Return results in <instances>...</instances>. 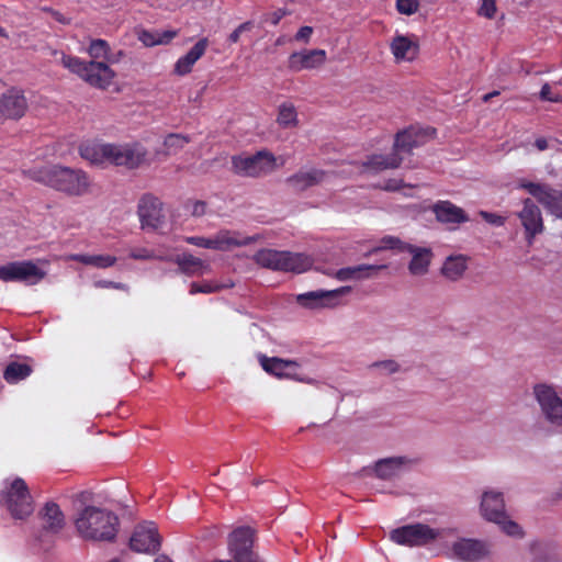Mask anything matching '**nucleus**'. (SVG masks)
<instances>
[{
	"mask_svg": "<svg viewBox=\"0 0 562 562\" xmlns=\"http://www.w3.org/2000/svg\"><path fill=\"white\" fill-rule=\"evenodd\" d=\"M80 156L91 164H110L135 169L147 160V149L138 144L115 145L98 142H87L79 148Z\"/></svg>",
	"mask_w": 562,
	"mask_h": 562,
	"instance_id": "nucleus-1",
	"label": "nucleus"
},
{
	"mask_svg": "<svg viewBox=\"0 0 562 562\" xmlns=\"http://www.w3.org/2000/svg\"><path fill=\"white\" fill-rule=\"evenodd\" d=\"M33 180L68 196H82L90 192L91 180L86 171L61 165L30 170Z\"/></svg>",
	"mask_w": 562,
	"mask_h": 562,
	"instance_id": "nucleus-2",
	"label": "nucleus"
},
{
	"mask_svg": "<svg viewBox=\"0 0 562 562\" xmlns=\"http://www.w3.org/2000/svg\"><path fill=\"white\" fill-rule=\"evenodd\" d=\"M75 526L83 539L112 541L117 533L119 517L110 510L86 506L78 514Z\"/></svg>",
	"mask_w": 562,
	"mask_h": 562,
	"instance_id": "nucleus-3",
	"label": "nucleus"
},
{
	"mask_svg": "<svg viewBox=\"0 0 562 562\" xmlns=\"http://www.w3.org/2000/svg\"><path fill=\"white\" fill-rule=\"evenodd\" d=\"M61 64L87 83L99 89H106L115 76L114 71L104 61H85L79 57L64 54Z\"/></svg>",
	"mask_w": 562,
	"mask_h": 562,
	"instance_id": "nucleus-4",
	"label": "nucleus"
},
{
	"mask_svg": "<svg viewBox=\"0 0 562 562\" xmlns=\"http://www.w3.org/2000/svg\"><path fill=\"white\" fill-rule=\"evenodd\" d=\"M231 170L243 178H261L272 173L277 168V157L269 150H258L254 155H234Z\"/></svg>",
	"mask_w": 562,
	"mask_h": 562,
	"instance_id": "nucleus-5",
	"label": "nucleus"
},
{
	"mask_svg": "<svg viewBox=\"0 0 562 562\" xmlns=\"http://www.w3.org/2000/svg\"><path fill=\"white\" fill-rule=\"evenodd\" d=\"M252 259L262 268L295 273L306 271L312 265L308 257L303 254H293L268 248L258 250Z\"/></svg>",
	"mask_w": 562,
	"mask_h": 562,
	"instance_id": "nucleus-6",
	"label": "nucleus"
},
{
	"mask_svg": "<svg viewBox=\"0 0 562 562\" xmlns=\"http://www.w3.org/2000/svg\"><path fill=\"white\" fill-rule=\"evenodd\" d=\"M0 503L15 519H25L34 510L33 497L21 477H15L0 494Z\"/></svg>",
	"mask_w": 562,
	"mask_h": 562,
	"instance_id": "nucleus-7",
	"label": "nucleus"
},
{
	"mask_svg": "<svg viewBox=\"0 0 562 562\" xmlns=\"http://www.w3.org/2000/svg\"><path fill=\"white\" fill-rule=\"evenodd\" d=\"M481 510L486 520L499 525L506 535L513 537L522 536L519 525L508 519L502 493L485 492L482 496Z\"/></svg>",
	"mask_w": 562,
	"mask_h": 562,
	"instance_id": "nucleus-8",
	"label": "nucleus"
},
{
	"mask_svg": "<svg viewBox=\"0 0 562 562\" xmlns=\"http://www.w3.org/2000/svg\"><path fill=\"white\" fill-rule=\"evenodd\" d=\"M518 188L526 190L541 204L544 210L557 218L562 220V191L548 183L520 180Z\"/></svg>",
	"mask_w": 562,
	"mask_h": 562,
	"instance_id": "nucleus-9",
	"label": "nucleus"
},
{
	"mask_svg": "<svg viewBox=\"0 0 562 562\" xmlns=\"http://www.w3.org/2000/svg\"><path fill=\"white\" fill-rule=\"evenodd\" d=\"M45 277L46 272L32 260L12 261L0 267V280L3 282H22L34 285Z\"/></svg>",
	"mask_w": 562,
	"mask_h": 562,
	"instance_id": "nucleus-10",
	"label": "nucleus"
},
{
	"mask_svg": "<svg viewBox=\"0 0 562 562\" xmlns=\"http://www.w3.org/2000/svg\"><path fill=\"white\" fill-rule=\"evenodd\" d=\"M439 535V530L418 522L393 529L390 539L401 546L420 547L432 542Z\"/></svg>",
	"mask_w": 562,
	"mask_h": 562,
	"instance_id": "nucleus-11",
	"label": "nucleus"
},
{
	"mask_svg": "<svg viewBox=\"0 0 562 562\" xmlns=\"http://www.w3.org/2000/svg\"><path fill=\"white\" fill-rule=\"evenodd\" d=\"M537 402L546 419L553 426L562 427V398L553 387L538 384L533 389Z\"/></svg>",
	"mask_w": 562,
	"mask_h": 562,
	"instance_id": "nucleus-12",
	"label": "nucleus"
},
{
	"mask_svg": "<svg viewBox=\"0 0 562 562\" xmlns=\"http://www.w3.org/2000/svg\"><path fill=\"white\" fill-rule=\"evenodd\" d=\"M517 216L524 228L525 239L531 246L536 236L544 231L541 210L532 199L526 198L522 200V209L517 213Z\"/></svg>",
	"mask_w": 562,
	"mask_h": 562,
	"instance_id": "nucleus-13",
	"label": "nucleus"
},
{
	"mask_svg": "<svg viewBox=\"0 0 562 562\" xmlns=\"http://www.w3.org/2000/svg\"><path fill=\"white\" fill-rule=\"evenodd\" d=\"M260 239L259 235L243 236L239 232L221 229L212 237H204L203 248L229 251L235 247H244L251 245Z\"/></svg>",
	"mask_w": 562,
	"mask_h": 562,
	"instance_id": "nucleus-14",
	"label": "nucleus"
},
{
	"mask_svg": "<svg viewBox=\"0 0 562 562\" xmlns=\"http://www.w3.org/2000/svg\"><path fill=\"white\" fill-rule=\"evenodd\" d=\"M137 214L143 229L156 231L165 223L162 202L150 193H146L139 199Z\"/></svg>",
	"mask_w": 562,
	"mask_h": 562,
	"instance_id": "nucleus-15",
	"label": "nucleus"
},
{
	"mask_svg": "<svg viewBox=\"0 0 562 562\" xmlns=\"http://www.w3.org/2000/svg\"><path fill=\"white\" fill-rule=\"evenodd\" d=\"M161 538L154 522H145L135 527L130 539V547L139 553H155L160 549Z\"/></svg>",
	"mask_w": 562,
	"mask_h": 562,
	"instance_id": "nucleus-16",
	"label": "nucleus"
},
{
	"mask_svg": "<svg viewBox=\"0 0 562 562\" xmlns=\"http://www.w3.org/2000/svg\"><path fill=\"white\" fill-rule=\"evenodd\" d=\"M255 531L250 527H238L228 537L232 562H241L257 555L252 550Z\"/></svg>",
	"mask_w": 562,
	"mask_h": 562,
	"instance_id": "nucleus-17",
	"label": "nucleus"
},
{
	"mask_svg": "<svg viewBox=\"0 0 562 562\" xmlns=\"http://www.w3.org/2000/svg\"><path fill=\"white\" fill-rule=\"evenodd\" d=\"M435 128H419L411 126L403 131H400L395 135L393 150L402 154H412L414 148L423 146L426 140L434 136Z\"/></svg>",
	"mask_w": 562,
	"mask_h": 562,
	"instance_id": "nucleus-18",
	"label": "nucleus"
},
{
	"mask_svg": "<svg viewBox=\"0 0 562 562\" xmlns=\"http://www.w3.org/2000/svg\"><path fill=\"white\" fill-rule=\"evenodd\" d=\"M350 286H341L330 291H312L297 296V302L308 308L333 307L338 304L337 300L349 293Z\"/></svg>",
	"mask_w": 562,
	"mask_h": 562,
	"instance_id": "nucleus-19",
	"label": "nucleus"
},
{
	"mask_svg": "<svg viewBox=\"0 0 562 562\" xmlns=\"http://www.w3.org/2000/svg\"><path fill=\"white\" fill-rule=\"evenodd\" d=\"M326 52L321 48L294 52L289 56L288 68L294 72L315 69L321 67L326 61Z\"/></svg>",
	"mask_w": 562,
	"mask_h": 562,
	"instance_id": "nucleus-20",
	"label": "nucleus"
},
{
	"mask_svg": "<svg viewBox=\"0 0 562 562\" xmlns=\"http://www.w3.org/2000/svg\"><path fill=\"white\" fill-rule=\"evenodd\" d=\"M27 109L24 94L16 90H9L0 97V123L7 120L21 119Z\"/></svg>",
	"mask_w": 562,
	"mask_h": 562,
	"instance_id": "nucleus-21",
	"label": "nucleus"
},
{
	"mask_svg": "<svg viewBox=\"0 0 562 562\" xmlns=\"http://www.w3.org/2000/svg\"><path fill=\"white\" fill-rule=\"evenodd\" d=\"M37 516L41 521L42 532L47 535L59 533L66 525L65 515L55 502L45 503Z\"/></svg>",
	"mask_w": 562,
	"mask_h": 562,
	"instance_id": "nucleus-22",
	"label": "nucleus"
},
{
	"mask_svg": "<svg viewBox=\"0 0 562 562\" xmlns=\"http://www.w3.org/2000/svg\"><path fill=\"white\" fill-rule=\"evenodd\" d=\"M327 172L322 169L312 168L300 170L285 179V183L295 192H303L312 187L322 183Z\"/></svg>",
	"mask_w": 562,
	"mask_h": 562,
	"instance_id": "nucleus-23",
	"label": "nucleus"
},
{
	"mask_svg": "<svg viewBox=\"0 0 562 562\" xmlns=\"http://www.w3.org/2000/svg\"><path fill=\"white\" fill-rule=\"evenodd\" d=\"M436 220L442 224H462L470 221L463 209L448 200H440L431 205Z\"/></svg>",
	"mask_w": 562,
	"mask_h": 562,
	"instance_id": "nucleus-24",
	"label": "nucleus"
},
{
	"mask_svg": "<svg viewBox=\"0 0 562 562\" xmlns=\"http://www.w3.org/2000/svg\"><path fill=\"white\" fill-rule=\"evenodd\" d=\"M209 46L206 37L200 38L193 47L182 57H180L175 65V74L178 76H186L192 71L194 64L205 54Z\"/></svg>",
	"mask_w": 562,
	"mask_h": 562,
	"instance_id": "nucleus-25",
	"label": "nucleus"
},
{
	"mask_svg": "<svg viewBox=\"0 0 562 562\" xmlns=\"http://www.w3.org/2000/svg\"><path fill=\"white\" fill-rule=\"evenodd\" d=\"M406 251L412 255V260L408 263V271L413 276H424L428 272L432 251L430 248L417 247L412 244L405 246Z\"/></svg>",
	"mask_w": 562,
	"mask_h": 562,
	"instance_id": "nucleus-26",
	"label": "nucleus"
},
{
	"mask_svg": "<svg viewBox=\"0 0 562 562\" xmlns=\"http://www.w3.org/2000/svg\"><path fill=\"white\" fill-rule=\"evenodd\" d=\"M452 551L462 561L473 562L485 554V546L473 539H461L453 543Z\"/></svg>",
	"mask_w": 562,
	"mask_h": 562,
	"instance_id": "nucleus-27",
	"label": "nucleus"
},
{
	"mask_svg": "<svg viewBox=\"0 0 562 562\" xmlns=\"http://www.w3.org/2000/svg\"><path fill=\"white\" fill-rule=\"evenodd\" d=\"M403 156L392 150L390 154H373L368 157L363 166L372 171L379 172L386 169L398 168L403 161Z\"/></svg>",
	"mask_w": 562,
	"mask_h": 562,
	"instance_id": "nucleus-28",
	"label": "nucleus"
},
{
	"mask_svg": "<svg viewBox=\"0 0 562 562\" xmlns=\"http://www.w3.org/2000/svg\"><path fill=\"white\" fill-rule=\"evenodd\" d=\"M175 262L181 273L190 277L202 276L210 270V266L205 261L189 252L178 255Z\"/></svg>",
	"mask_w": 562,
	"mask_h": 562,
	"instance_id": "nucleus-29",
	"label": "nucleus"
},
{
	"mask_svg": "<svg viewBox=\"0 0 562 562\" xmlns=\"http://www.w3.org/2000/svg\"><path fill=\"white\" fill-rule=\"evenodd\" d=\"M391 50L396 60H413L418 54V44L404 35H396L391 42Z\"/></svg>",
	"mask_w": 562,
	"mask_h": 562,
	"instance_id": "nucleus-30",
	"label": "nucleus"
},
{
	"mask_svg": "<svg viewBox=\"0 0 562 562\" xmlns=\"http://www.w3.org/2000/svg\"><path fill=\"white\" fill-rule=\"evenodd\" d=\"M468 269V258L463 255L449 256L442 267L441 273L450 281H458Z\"/></svg>",
	"mask_w": 562,
	"mask_h": 562,
	"instance_id": "nucleus-31",
	"label": "nucleus"
},
{
	"mask_svg": "<svg viewBox=\"0 0 562 562\" xmlns=\"http://www.w3.org/2000/svg\"><path fill=\"white\" fill-rule=\"evenodd\" d=\"M404 457L381 459L375 463L374 472L379 479L390 480L400 473L401 468L407 463Z\"/></svg>",
	"mask_w": 562,
	"mask_h": 562,
	"instance_id": "nucleus-32",
	"label": "nucleus"
},
{
	"mask_svg": "<svg viewBox=\"0 0 562 562\" xmlns=\"http://www.w3.org/2000/svg\"><path fill=\"white\" fill-rule=\"evenodd\" d=\"M385 265L373 266V265H359L355 267H347L339 269L335 277L339 281H347L351 279L360 280L364 278L371 277L372 272H376L378 270L385 269Z\"/></svg>",
	"mask_w": 562,
	"mask_h": 562,
	"instance_id": "nucleus-33",
	"label": "nucleus"
},
{
	"mask_svg": "<svg viewBox=\"0 0 562 562\" xmlns=\"http://www.w3.org/2000/svg\"><path fill=\"white\" fill-rule=\"evenodd\" d=\"M260 363L266 372L279 378L290 376L291 372L289 370L297 366L295 361L283 360L277 357L268 358L266 356L261 357Z\"/></svg>",
	"mask_w": 562,
	"mask_h": 562,
	"instance_id": "nucleus-34",
	"label": "nucleus"
},
{
	"mask_svg": "<svg viewBox=\"0 0 562 562\" xmlns=\"http://www.w3.org/2000/svg\"><path fill=\"white\" fill-rule=\"evenodd\" d=\"M190 142L191 139L187 135L170 133L164 139V148L161 150H157L156 155L164 157L177 155Z\"/></svg>",
	"mask_w": 562,
	"mask_h": 562,
	"instance_id": "nucleus-35",
	"label": "nucleus"
},
{
	"mask_svg": "<svg viewBox=\"0 0 562 562\" xmlns=\"http://www.w3.org/2000/svg\"><path fill=\"white\" fill-rule=\"evenodd\" d=\"M71 259L82 265L92 266L95 268L105 269L116 263L117 259L111 255H85L76 254Z\"/></svg>",
	"mask_w": 562,
	"mask_h": 562,
	"instance_id": "nucleus-36",
	"label": "nucleus"
},
{
	"mask_svg": "<svg viewBox=\"0 0 562 562\" xmlns=\"http://www.w3.org/2000/svg\"><path fill=\"white\" fill-rule=\"evenodd\" d=\"M32 373L31 366L26 363L21 362H10L4 371H3V379L10 383H18L21 380L26 379Z\"/></svg>",
	"mask_w": 562,
	"mask_h": 562,
	"instance_id": "nucleus-37",
	"label": "nucleus"
},
{
	"mask_svg": "<svg viewBox=\"0 0 562 562\" xmlns=\"http://www.w3.org/2000/svg\"><path fill=\"white\" fill-rule=\"evenodd\" d=\"M277 122L280 126L288 128L297 125V112L292 103H282L279 106Z\"/></svg>",
	"mask_w": 562,
	"mask_h": 562,
	"instance_id": "nucleus-38",
	"label": "nucleus"
},
{
	"mask_svg": "<svg viewBox=\"0 0 562 562\" xmlns=\"http://www.w3.org/2000/svg\"><path fill=\"white\" fill-rule=\"evenodd\" d=\"M533 562H561L558 553L551 547L537 543L532 546Z\"/></svg>",
	"mask_w": 562,
	"mask_h": 562,
	"instance_id": "nucleus-39",
	"label": "nucleus"
},
{
	"mask_svg": "<svg viewBox=\"0 0 562 562\" xmlns=\"http://www.w3.org/2000/svg\"><path fill=\"white\" fill-rule=\"evenodd\" d=\"M110 53V46L105 40H92L88 47V54L92 60L103 59L106 60Z\"/></svg>",
	"mask_w": 562,
	"mask_h": 562,
	"instance_id": "nucleus-40",
	"label": "nucleus"
},
{
	"mask_svg": "<svg viewBox=\"0 0 562 562\" xmlns=\"http://www.w3.org/2000/svg\"><path fill=\"white\" fill-rule=\"evenodd\" d=\"M405 246H409V244L402 241L398 237L395 236H384L380 240V246L376 247L373 251L378 250H386V249H395L400 252H405Z\"/></svg>",
	"mask_w": 562,
	"mask_h": 562,
	"instance_id": "nucleus-41",
	"label": "nucleus"
},
{
	"mask_svg": "<svg viewBox=\"0 0 562 562\" xmlns=\"http://www.w3.org/2000/svg\"><path fill=\"white\" fill-rule=\"evenodd\" d=\"M496 11V0H481L477 14L491 20L495 16Z\"/></svg>",
	"mask_w": 562,
	"mask_h": 562,
	"instance_id": "nucleus-42",
	"label": "nucleus"
},
{
	"mask_svg": "<svg viewBox=\"0 0 562 562\" xmlns=\"http://www.w3.org/2000/svg\"><path fill=\"white\" fill-rule=\"evenodd\" d=\"M418 0H396V9L400 13L412 15L418 10Z\"/></svg>",
	"mask_w": 562,
	"mask_h": 562,
	"instance_id": "nucleus-43",
	"label": "nucleus"
},
{
	"mask_svg": "<svg viewBox=\"0 0 562 562\" xmlns=\"http://www.w3.org/2000/svg\"><path fill=\"white\" fill-rule=\"evenodd\" d=\"M539 97L542 101L562 103V94L553 93L552 88L549 83H544L541 87Z\"/></svg>",
	"mask_w": 562,
	"mask_h": 562,
	"instance_id": "nucleus-44",
	"label": "nucleus"
},
{
	"mask_svg": "<svg viewBox=\"0 0 562 562\" xmlns=\"http://www.w3.org/2000/svg\"><path fill=\"white\" fill-rule=\"evenodd\" d=\"M479 215L488 224L494 226H503L506 223V217L498 215L496 213H491L487 211H480Z\"/></svg>",
	"mask_w": 562,
	"mask_h": 562,
	"instance_id": "nucleus-45",
	"label": "nucleus"
},
{
	"mask_svg": "<svg viewBox=\"0 0 562 562\" xmlns=\"http://www.w3.org/2000/svg\"><path fill=\"white\" fill-rule=\"evenodd\" d=\"M254 27V23L251 21H247V22H244L241 23L238 27H236L228 36V42L232 43V44H236L239 38H240V35L244 33V32H249L251 31Z\"/></svg>",
	"mask_w": 562,
	"mask_h": 562,
	"instance_id": "nucleus-46",
	"label": "nucleus"
},
{
	"mask_svg": "<svg viewBox=\"0 0 562 562\" xmlns=\"http://www.w3.org/2000/svg\"><path fill=\"white\" fill-rule=\"evenodd\" d=\"M130 257L135 260H150L156 258L154 251L147 248H135L131 250Z\"/></svg>",
	"mask_w": 562,
	"mask_h": 562,
	"instance_id": "nucleus-47",
	"label": "nucleus"
},
{
	"mask_svg": "<svg viewBox=\"0 0 562 562\" xmlns=\"http://www.w3.org/2000/svg\"><path fill=\"white\" fill-rule=\"evenodd\" d=\"M217 290V286H214L209 283L199 284L196 282H192L190 285V294L196 293H213Z\"/></svg>",
	"mask_w": 562,
	"mask_h": 562,
	"instance_id": "nucleus-48",
	"label": "nucleus"
},
{
	"mask_svg": "<svg viewBox=\"0 0 562 562\" xmlns=\"http://www.w3.org/2000/svg\"><path fill=\"white\" fill-rule=\"evenodd\" d=\"M289 12L285 9H278L267 15V21H269L272 25H278L279 22Z\"/></svg>",
	"mask_w": 562,
	"mask_h": 562,
	"instance_id": "nucleus-49",
	"label": "nucleus"
},
{
	"mask_svg": "<svg viewBox=\"0 0 562 562\" xmlns=\"http://www.w3.org/2000/svg\"><path fill=\"white\" fill-rule=\"evenodd\" d=\"M372 367L383 368L389 373H394L398 370V364L394 360H384V361L374 362L372 364Z\"/></svg>",
	"mask_w": 562,
	"mask_h": 562,
	"instance_id": "nucleus-50",
	"label": "nucleus"
},
{
	"mask_svg": "<svg viewBox=\"0 0 562 562\" xmlns=\"http://www.w3.org/2000/svg\"><path fill=\"white\" fill-rule=\"evenodd\" d=\"M139 40L143 42L145 46L159 45L158 37H156L154 34L147 31L142 32V34L139 35Z\"/></svg>",
	"mask_w": 562,
	"mask_h": 562,
	"instance_id": "nucleus-51",
	"label": "nucleus"
},
{
	"mask_svg": "<svg viewBox=\"0 0 562 562\" xmlns=\"http://www.w3.org/2000/svg\"><path fill=\"white\" fill-rule=\"evenodd\" d=\"M312 34H313V27L302 26L295 34V40L302 41V42H307Z\"/></svg>",
	"mask_w": 562,
	"mask_h": 562,
	"instance_id": "nucleus-52",
	"label": "nucleus"
},
{
	"mask_svg": "<svg viewBox=\"0 0 562 562\" xmlns=\"http://www.w3.org/2000/svg\"><path fill=\"white\" fill-rule=\"evenodd\" d=\"M406 187L403 180L390 179L384 184V190L386 191H398L400 189Z\"/></svg>",
	"mask_w": 562,
	"mask_h": 562,
	"instance_id": "nucleus-53",
	"label": "nucleus"
},
{
	"mask_svg": "<svg viewBox=\"0 0 562 562\" xmlns=\"http://www.w3.org/2000/svg\"><path fill=\"white\" fill-rule=\"evenodd\" d=\"M206 203L204 201H195L192 203L191 214L193 216H202L205 214Z\"/></svg>",
	"mask_w": 562,
	"mask_h": 562,
	"instance_id": "nucleus-54",
	"label": "nucleus"
},
{
	"mask_svg": "<svg viewBox=\"0 0 562 562\" xmlns=\"http://www.w3.org/2000/svg\"><path fill=\"white\" fill-rule=\"evenodd\" d=\"M94 285L97 288H113V289H123V286H124L122 283H117L114 281H109V280H99L94 283Z\"/></svg>",
	"mask_w": 562,
	"mask_h": 562,
	"instance_id": "nucleus-55",
	"label": "nucleus"
},
{
	"mask_svg": "<svg viewBox=\"0 0 562 562\" xmlns=\"http://www.w3.org/2000/svg\"><path fill=\"white\" fill-rule=\"evenodd\" d=\"M176 36H177V32L176 31H166L161 35H158V43H159V45L160 44H167L172 38H175Z\"/></svg>",
	"mask_w": 562,
	"mask_h": 562,
	"instance_id": "nucleus-56",
	"label": "nucleus"
},
{
	"mask_svg": "<svg viewBox=\"0 0 562 562\" xmlns=\"http://www.w3.org/2000/svg\"><path fill=\"white\" fill-rule=\"evenodd\" d=\"M187 244L203 248L204 237L203 236H187L184 237Z\"/></svg>",
	"mask_w": 562,
	"mask_h": 562,
	"instance_id": "nucleus-57",
	"label": "nucleus"
},
{
	"mask_svg": "<svg viewBox=\"0 0 562 562\" xmlns=\"http://www.w3.org/2000/svg\"><path fill=\"white\" fill-rule=\"evenodd\" d=\"M535 146L537 147L538 150L542 151L548 148V142L546 138L539 137L535 140Z\"/></svg>",
	"mask_w": 562,
	"mask_h": 562,
	"instance_id": "nucleus-58",
	"label": "nucleus"
},
{
	"mask_svg": "<svg viewBox=\"0 0 562 562\" xmlns=\"http://www.w3.org/2000/svg\"><path fill=\"white\" fill-rule=\"evenodd\" d=\"M499 92L498 91H493V92H490V93H486L484 97H483V101L487 102L488 100H491L493 97L495 95H498Z\"/></svg>",
	"mask_w": 562,
	"mask_h": 562,
	"instance_id": "nucleus-59",
	"label": "nucleus"
},
{
	"mask_svg": "<svg viewBox=\"0 0 562 562\" xmlns=\"http://www.w3.org/2000/svg\"><path fill=\"white\" fill-rule=\"evenodd\" d=\"M155 562H172L167 555H159L156 558Z\"/></svg>",
	"mask_w": 562,
	"mask_h": 562,
	"instance_id": "nucleus-60",
	"label": "nucleus"
},
{
	"mask_svg": "<svg viewBox=\"0 0 562 562\" xmlns=\"http://www.w3.org/2000/svg\"><path fill=\"white\" fill-rule=\"evenodd\" d=\"M54 15L57 21L65 23V20L63 19V15L60 13L55 12Z\"/></svg>",
	"mask_w": 562,
	"mask_h": 562,
	"instance_id": "nucleus-61",
	"label": "nucleus"
},
{
	"mask_svg": "<svg viewBox=\"0 0 562 562\" xmlns=\"http://www.w3.org/2000/svg\"><path fill=\"white\" fill-rule=\"evenodd\" d=\"M0 37L8 38V33L2 26H0Z\"/></svg>",
	"mask_w": 562,
	"mask_h": 562,
	"instance_id": "nucleus-62",
	"label": "nucleus"
}]
</instances>
